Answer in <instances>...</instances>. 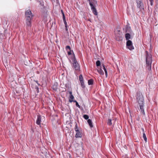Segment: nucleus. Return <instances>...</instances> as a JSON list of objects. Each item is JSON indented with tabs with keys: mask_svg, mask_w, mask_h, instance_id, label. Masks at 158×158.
<instances>
[{
	"mask_svg": "<svg viewBox=\"0 0 158 158\" xmlns=\"http://www.w3.org/2000/svg\"><path fill=\"white\" fill-rule=\"evenodd\" d=\"M41 117L40 115H37V118L36 121V123L38 125H40L41 124Z\"/></svg>",
	"mask_w": 158,
	"mask_h": 158,
	"instance_id": "obj_10",
	"label": "nucleus"
},
{
	"mask_svg": "<svg viewBox=\"0 0 158 158\" xmlns=\"http://www.w3.org/2000/svg\"><path fill=\"white\" fill-rule=\"evenodd\" d=\"M65 87H66V88H67V84H66L65 85Z\"/></svg>",
	"mask_w": 158,
	"mask_h": 158,
	"instance_id": "obj_45",
	"label": "nucleus"
},
{
	"mask_svg": "<svg viewBox=\"0 0 158 158\" xmlns=\"http://www.w3.org/2000/svg\"><path fill=\"white\" fill-rule=\"evenodd\" d=\"M79 79L80 81L81 87L83 89H84L85 86L84 83V80L83 79V76L82 74H80L79 76Z\"/></svg>",
	"mask_w": 158,
	"mask_h": 158,
	"instance_id": "obj_7",
	"label": "nucleus"
},
{
	"mask_svg": "<svg viewBox=\"0 0 158 158\" xmlns=\"http://www.w3.org/2000/svg\"><path fill=\"white\" fill-rule=\"evenodd\" d=\"M150 2V5L151 6H152L153 5V0H149Z\"/></svg>",
	"mask_w": 158,
	"mask_h": 158,
	"instance_id": "obj_29",
	"label": "nucleus"
},
{
	"mask_svg": "<svg viewBox=\"0 0 158 158\" xmlns=\"http://www.w3.org/2000/svg\"><path fill=\"white\" fill-rule=\"evenodd\" d=\"M35 89H37V90H38L39 89V88L38 87L36 86H35Z\"/></svg>",
	"mask_w": 158,
	"mask_h": 158,
	"instance_id": "obj_42",
	"label": "nucleus"
},
{
	"mask_svg": "<svg viewBox=\"0 0 158 158\" xmlns=\"http://www.w3.org/2000/svg\"><path fill=\"white\" fill-rule=\"evenodd\" d=\"M76 125L75 127V130L76 131H79V127L77 123L75 122Z\"/></svg>",
	"mask_w": 158,
	"mask_h": 158,
	"instance_id": "obj_22",
	"label": "nucleus"
},
{
	"mask_svg": "<svg viewBox=\"0 0 158 158\" xmlns=\"http://www.w3.org/2000/svg\"><path fill=\"white\" fill-rule=\"evenodd\" d=\"M126 47L130 50L134 49L132 42L131 40H128L126 42Z\"/></svg>",
	"mask_w": 158,
	"mask_h": 158,
	"instance_id": "obj_6",
	"label": "nucleus"
},
{
	"mask_svg": "<svg viewBox=\"0 0 158 158\" xmlns=\"http://www.w3.org/2000/svg\"><path fill=\"white\" fill-rule=\"evenodd\" d=\"M1 147V146L0 145V147Z\"/></svg>",
	"mask_w": 158,
	"mask_h": 158,
	"instance_id": "obj_49",
	"label": "nucleus"
},
{
	"mask_svg": "<svg viewBox=\"0 0 158 158\" xmlns=\"http://www.w3.org/2000/svg\"><path fill=\"white\" fill-rule=\"evenodd\" d=\"M143 137L145 142H146L147 141V138L144 132H143Z\"/></svg>",
	"mask_w": 158,
	"mask_h": 158,
	"instance_id": "obj_27",
	"label": "nucleus"
},
{
	"mask_svg": "<svg viewBox=\"0 0 158 158\" xmlns=\"http://www.w3.org/2000/svg\"><path fill=\"white\" fill-rule=\"evenodd\" d=\"M94 80L93 79H91L88 80V83L89 85H93Z\"/></svg>",
	"mask_w": 158,
	"mask_h": 158,
	"instance_id": "obj_18",
	"label": "nucleus"
},
{
	"mask_svg": "<svg viewBox=\"0 0 158 158\" xmlns=\"http://www.w3.org/2000/svg\"><path fill=\"white\" fill-rule=\"evenodd\" d=\"M56 2H58V0H56Z\"/></svg>",
	"mask_w": 158,
	"mask_h": 158,
	"instance_id": "obj_46",
	"label": "nucleus"
},
{
	"mask_svg": "<svg viewBox=\"0 0 158 158\" xmlns=\"http://www.w3.org/2000/svg\"><path fill=\"white\" fill-rule=\"evenodd\" d=\"M65 30L68 32V26H65Z\"/></svg>",
	"mask_w": 158,
	"mask_h": 158,
	"instance_id": "obj_37",
	"label": "nucleus"
},
{
	"mask_svg": "<svg viewBox=\"0 0 158 158\" xmlns=\"http://www.w3.org/2000/svg\"><path fill=\"white\" fill-rule=\"evenodd\" d=\"M74 98V97L73 95H70L69 99V100H73Z\"/></svg>",
	"mask_w": 158,
	"mask_h": 158,
	"instance_id": "obj_26",
	"label": "nucleus"
},
{
	"mask_svg": "<svg viewBox=\"0 0 158 158\" xmlns=\"http://www.w3.org/2000/svg\"><path fill=\"white\" fill-rule=\"evenodd\" d=\"M34 81L37 83L39 86L40 85V84L38 83V81L37 80H34Z\"/></svg>",
	"mask_w": 158,
	"mask_h": 158,
	"instance_id": "obj_34",
	"label": "nucleus"
},
{
	"mask_svg": "<svg viewBox=\"0 0 158 158\" xmlns=\"http://www.w3.org/2000/svg\"><path fill=\"white\" fill-rule=\"evenodd\" d=\"M89 4L90 6L91 9L92 10L96 9V6L94 3H93V2L91 1V0L90 1H89Z\"/></svg>",
	"mask_w": 158,
	"mask_h": 158,
	"instance_id": "obj_13",
	"label": "nucleus"
},
{
	"mask_svg": "<svg viewBox=\"0 0 158 158\" xmlns=\"http://www.w3.org/2000/svg\"><path fill=\"white\" fill-rule=\"evenodd\" d=\"M25 16L26 19L27 25L31 27V21L33 19L34 15L32 14L31 11L28 9L25 11Z\"/></svg>",
	"mask_w": 158,
	"mask_h": 158,
	"instance_id": "obj_2",
	"label": "nucleus"
},
{
	"mask_svg": "<svg viewBox=\"0 0 158 158\" xmlns=\"http://www.w3.org/2000/svg\"><path fill=\"white\" fill-rule=\"evenodd\" d=\"M137 4V7L139 8L140 10H144V6L143 5V0H135Z\"/></svg>",
	"mask_w": 158,
	"mask_h": 158,
	"instance_id": "obj_4",
	"label": "nucleus"
},
{
	"mask_svg": "<svg viewBox=\"0 0 158 158\" xmlns=\"http://www.w3.org/2000/svg\"><path fill=\"white\" fill-rule=\"evenodd\" d=\"M142 131H143V132H144V130L143 128H142Z\"/></svg>",
	"mask_w": 158,
	"mask_h": 158,
	"instance_id": "obj_44",
	"label": "nucleus"
},
{
	"mask_svg": "<svg viewBox=\"0 0 158 158\" xmlns=\"http://www.w3.org/2000/svg\"><path fill=\"white\" fill-rule=\"evenodd\" d=\"M130 33H126L125 35L126 40L127 41L128 40H129V39H131V35Z\"/></svg>",
	"mask_w": 158,
	"mask_h": 158,
	"instance_id": "obj_14",
	"label": "nucleus"
},
{
	"mask_svg": "<svg viewBox=\"0 0 158 158\" xmlns=\"http://www.w3.org/2000/svg\"><path fill=\"white\" fill-rule=\"evenodd\" d=\"M75 102L76 103V102L77 103V101L75 100H69V102H70L71 103V102Z\"/></svg>",
	"mask_w": 158,
	"mask_h": 158,
	"instance_id": "obj_31",
	"label": "nucleus"
},
{
	"mask_svg": "<svg viewBox=\"0 0 158 158\" xmlns=\"http://www.w3.org/2000/svg\"><path fill=\"white\" fill-rule=\"evenodd\" d=\"M76 106L77 107H78L79 108H80V106L78 104V102H77V103L76 102Z\"/></svg>",
	"mask_w": 158,
	"mask_h": 158,
	"instance_id": "obj_33",
	"label": "nucleus"
},
{
	"mask_svg": "<svg viewBox=\"0 0 158 158\" xmlns=\"http://www.w3.org/2000/svg\"><path fill=\"white\" fill-rule=\"evenodd\" d=\"M58 84L57 82H54L52 87L53 90L55 91H57L58 89Z\"/></svg>",
	"mask_w": 158,
	"mask_h": 158,
	"instance_id": "obj_9",
	"label": "nucleus"
},
{
	"mask_svg": "<svg viewBox=\"0 0 158 158\" xmlns=\"http://www.w3.org/2000/svg\"><path fill=\"white\" fill-rule=\"evenodd\" d=\"M76 133L75 135V137L76 138H78L82 137V135L79 131H76Z\"/></svg>",
	"mask_w": 158,
	"mask_h": 158,
	"instance_id": "obj_15",
	"label": "nucleus"
},
{
	"mask_svg": "<svg viewBox=\"0 0 158 158\" xmlns=\"http://www.w3.org/2000/svg\"><path fill=\"white\" fill-rule=\"evenodd\" d=\"M107 123V124L109 126H111L112 125V120L111 119H108Z\"/></svg>",
	"mask_w": 158,
	"mask_h": 158,
	"instance_id": "obj_23",
	"label": "nucleus"
},
{
	"mask_svg": "<svg viewBox=\"0 0 158 158\" xmlns=\"http://www.w3.org/2000/svg\"><path fill=\"white\" fill-rule=\"evenodd\" d=\"M63 21L66 20V18L65 17V15H64L63 16Z\"/></svg>",
	"mask_w": 158,
	"mask_h": 158,
	"instance_id": "obj_36",
	"label": "nucleus"
},
{
	"mask_svg": "<svg viewBox=\"0 0 158 158\" xmlns=\"http://www.w3.org/2000/svg\"><path fill=\"white\" fill-rule=\"evenodd\" d=\"M92 10V11L94 15H98V13L97 12V10H96V8Z\"/></svg>",
	"mask_w": 158,
	"mask_h": 158,
	"instance_id": "obj_24",
	"label": "nucleus"
},
{
	"mask_svg": "<svg viewBox=\"0 0 158 158\" xmlns=\"http://www.w3.org/2000/svg\"><path fill=\"white\" fill-rule=\"evenodd\" d=\"M115 39L117 41H120L123 40L122 34L118 33L115 35Z\"/></svg>",
	"mask_w": 158,
	"mask_h": 158,
	"instance_id": "obj_8",
	"label": "nucleus"
},
{
	"mask_svg": "<svg viewBox=\"0 0 158 158\" xmlns=\"http://www.w3.org/2000/svg\"><path fill=\"white\" fill-rule=\"evenodd\" d=\"M102 66L103 69H104V70L106 77H107V70H106V68L105 67V66L103 64H102Z\"/></svg>",
	"mask_w": 158,
	"mask_h": 158,
	"instance_id": "obj_20",
	"label": "nucleus"
},
{
	"mask_svg": "<svg viewBox=\"0 0 158 158\" xmlns=\"http://www.w3.org/2000/svg\"><path fill=\"white\" fill-rule=\"evenodd\" d=\"M67 52L69 55H72L71 50H70L69 51H68Z\"/></svg>",
	"mask_w": 158,
	"mask_h": 158,
	"instance_id": "obj_30",
	"label": "nucleus"
},
{
	"mask_svg": "<svg viewBox=\"0 0 158 158\" xmlns=\"http://www.w3.org/2000/svg\"><path fill=\"white\" fill-rule=\"evenodd\" d=\"M69 94H70V95H73L72 94V92L71 91H69Z\"/></svg>",
	"mask_w": 158,
	"mask_h": 158,
	"instance_id": "obj_41",
	"label": "nucleus"
},
{
	"mask_svg": "<svg viewBox=\"0 0 158 158\" xmlns=\"http://www.w3.org/2000/svg\"><path fill=\"white\" fill-rule=\"evenodd\" d=\"M117 31L118 32L117 34L119 33V34H121L122 32H120V31L119 30H117Z\"/></svg>",
	"mask_w": 158,
	"mask_h": 158,
	"instance_id": "obj_38",
	"label": "nucleus"
},
{
	"mask_svg": "<svg viewBox=\"0 0 158 158\" xmlns=\"http://www.w3.org/2000/svg\"><path fill=\"white\" fill-rule=\"evenodd\" d=\"M136 100L140 106L141 112L143 115H145V113L143 107L144 100L143 96L142 93L138 91L136 93Z\"/></svg>",
	"mask_w": 158,
	"mask_h": 158,
	"instance_id": "obj_1",
	"label": "nucleus"
},
{
	"mask_svg": "<svg viewBox=\"0 0 158 158\" xmlns=\"http://www.w3.org/2000/svg\"><path fill=\"white\" fill-rule=\"evenodd\" d=\"M132 31L131 27L128 25H126L125 32L131 33Z\"/></svg>",
	"mask_w": 158,
	"mask_h": 158,
	"instance_id": "obj_11",
	"label": "nucleus"
},
{
	"mask_svg": "<svg viewBox=\"0 0 158 158\" xmlns=\"http://www.w3.org/2000/svg\"><path fill=\"white\" fill-rule=\"evenodd\" d=\"M61 13L62 15V16H63L64 15V12L63 11V10H61Z\"/></svg>",
	"mask_w": 158,
	"mask_h": 158,
	"instance_id": "obj_39",
	"label": "nucleus"
},
{
	"mask_svg": "<svg viewBox=\"0 0 158 158\" xmlns=\"http://www.w3.org/2000/svg\"><path fill=\"white\" fill-rule=\"evenodd\" d=\"M146 54V62H152V56L150 53L148 51L145 52Z\"/></svg>",
	"mask_w": 158,
	"mask_h": 158,
	"instance_id": "obj_5",
	"label": "nucleus"
},
{
	"mask_svg": "<svg viewBox=\"0 0 158 158\" xmlns=\"http://www.w3.org/2000/svg\"><path fill=\"white\" fill-rule=\"evenodd\" d=\"M97 71L98 73L100 75H103L104 74V73L102 69V67H99V69H98Z\"/></svg>",
	"mask_w": 158,
	"mask_h": 158,
	"instance_id": "obj_16",
	"label": "nucleus"
},
{
	"mask_svg": "<svg viewBox=\"0 0 158 158\" xmlns=\"http://www.w3.org/2000/svg\"><path fill=\"white\" fill-rule=\"evenodd\" d=\"M87 0L88 1H90V0Z\"/></svg>",
	"mask_w": 158,
	"mask_h": 158,
	"instance_id": "obj_47",
	"label": "nucleus"
},
{
	"mask_svg": "<svg viewBox=\"0 0 158 158\" xmlns=\"http://www.w3.org/2000/svg\"><path fill=\"white\" fill-rule=\"evenodd\" d=\"M71 52H72V55H71V59L72 60L73 59H74V58L76 59V58L75 57V54L73 52V51L71 50Z\"/></svg>",
	"mask_w": 158,
	"mask_h": 158,
	"instance_id": "obj_21",
	"label": "nucleus"
},
{
	"mask_svg": "<svg viewBox=\"0 0 158 158\" xmlns=\"http://www.w3.org/2000/svg\"><path fill=\"white\" fill-rule=\"evenodd\" d=\"M63 21H64V24L65 26H68L67 24V23L66 20H64Z\"/></svg>",
	"mask_w": 158,
	"mask_h": 158,
	"instance_id": "obj_35",
	"label": "nucleus"
},
{
	"mask_svg": "<svg viewBox=\"0 0 158 158\" xmlns=\"http://www.w3.org/2000/svg\"><path fill=\"white\" fill-rule=\"evenodd\" d=\"M96 65L98 69H99V67H101V63L100 61L99 60H98L96 62Z\"/></svg>",
	"mask_w": 158,
	"mask_h": 158,
	"instance_id": "obj_19",
	"label": "nucleus"
},
{
	"mask_svg": "<svg viewBox=\"0 0 158 158\" xmlns=\"http://www.w3.org/2000/svg\"><path fill=\"white\" fill-rule=\"evenodd\" d=\"M83 118L85 120H88L89 118V116L87 114H84L83 116Z\"/></svg>",
	"mask_w": 158,
	"mask_h": 158,
	"instance_id": "obj_25",
	"label": "nucleus"
},
{
	"mask_svg": "<svg viewBox=\"0 0 158 158\" xmlns=\"http://www.w3.org/2000/svg\"><path fill=\"white\" fill-rule=\"evenodd\" d=\"M65 49L66 51H67L68 49L69 50V51L71 50V47L69 45L66 46L65 47Z\"/></svg>",
	"mask_w": 158,
	"mask_h": 158,
	"instance_id": "obj_28",
	"label": "nucleus"
},
{
	"mask_svg": "<svg viewBox=\"0 0 158 158\" xmlns=\"http://www.w3.org/2000/svg\"><path fill=\"white\" fill-rule=\"evenodd\" d=\"M73 63L69 60V61L71 63L72 66L75 70L77 72H79L80 71V65L78 63L76 59H72Z\"/></svg>",
	"mask_w": 158,
	"mask_h": 158,
	"instance_id": "obj_3",
	"label": "nucleus"
},
{
	"mask_svg": "<svg viewBox=\"0 0 158 158\" xmlns=\"http://www.w3.org/2000/svg\"><path fill=\"white\" fill-rule=\"evenodd\" d=\"M79 108L81 110L83 111H84V109L82 107L80 106V108Z\"/></svg>",
	"mask_w": 158,
	"mask_h": 158,
	"instance_id": "obj_40",
	"label": "nucleus"
},
{
	"mask_svg": "<svg viewBox=\"0 0 158 158\" xmlns=\"http://www.w3.org/2000/svg\"><path fill=\"white\" fill-rule=\"evenodd\" d=\"M152 62H146L147 68L148 70L149 71H151V65Z\"/></svg>",
	"mask_w": 158,
	"mask_h": 158,
	"instance_id": "obj_12",
	"label": "nucleus"
},
{
	"mask_svg": "<svg viewBox=\"0 0 158 158\" xmlns=\"http://www.w3.org/2000/svg\"><path fill=\"white\" fill-rule=\"evenodd\" d=\"M40 4L41 5V6L43 8H44V4L43 2H41L40 1Z\"/></svg>",
	"mask_w": 158,
	"mask_h": 158,
	"instance_id": "obj_32",
	"label": "nucleus"
},
{
	"mask_svg": "<svg viewBox=\"0 0 158 158\" xmlns=\"http://www.w3.org/2000/svg\"><path fill=\"white\" fill-rule=\"evenodd\" d=\"M87 123H88L89 125L91 128H92L93 127L92 121L90 119H88L87 121Z\"/></svg>",
	"mask_w": 158,
	"mask_h": 158,
	"instance_id": "obj_17",
	"label": "nucleus"
},
{
	"mask_svg": "<svg viewBox=\"0 0 158 158\" xmlns=\"http://www.w3.org/2000/svg\"><path fill=\"white\" fill-rule=\"evenodd\" d=\"M66 91V89L65 88H64V90H63V92H65Z\"/></svg>",
	"mask_w": 158,
	"mask_h": 158,
	"instance_id": "obj_43",
	"label": "nucleus"
},
{
	"mask_svg": "<svg viewBox=\"0 0 158 158\" xmlns=\"http://www.w3.org/2000/svg\"><path fill=\"white\" fill-rule=\"evenodd\" d=\"M93 0L94 1V2L95 1V0Z\"/></svg>",
	"mask_w": 158,
	"mask_h": 158,
	"instance_id": "obj_48",
	"label": "nucleus"
}]
</instances>
